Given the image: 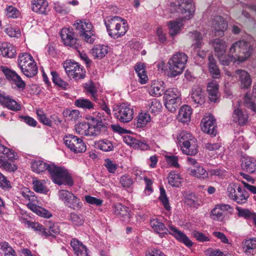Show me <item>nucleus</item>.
Returning a JSON list of instances; mask_svg holds the SVG:
<instances>
[{
	"label": "nucleus",
	"mask_w": 256,
	"mask_h": 256,
	"mask_svg": "<svg viewBox=\"0 0 256 256\" xmlns=\"http://www.w3.org/2000/svg\"><path fill=\"white\" fill-rule=\"evenodd\" d=\"M109 36L113 38H118L124 36L128 30L126 20L114 16L104 21Z\"/></svg>",
	"instance_id": "1"
},
{
	"label": "nucleus",
	"mask_w": 256,
	"mask_h": 256,
	"mask_svg": "<svg viewBox=\"0 0 256 256\" xmlns=\"http://www.w3.org/2000/svg\"><path fill=\"white\" fill-rule=\"evenodd\" d=\"M195 8L191 0H177V12L179 14V21L177 20V34L184 28L186 20L191 18L194 14Z\"/></svg>",
	"instance_id": "2"
},
{
	"label": "nucleus",
	"mask_w": 256,
	"mask_h": 256,
	"mask_svg": "<svg viewBox=\"0 0 256 256\" xmlns=\"http://www.w3.org/2000/svg\"><path fill=\"white\" fill-rule=\"evenodd\" d=\"M252 52V46L246 41L238 40L234 42L230 48L229 53L234 54L238 62H242L249 58Z\"/></svg>",
	"instance_id": "3"
},
{
	"label": "nucleus",
	"mask_w": 256,
	"mask_h": 256,
	"mask_svg": "<svg viewBox=\"0 0 256 256\" xmlns=\"http://www.w3.org/2000/svg\"><path fill=\"white\" fill-rule=\"evenodd\" d=\"M18 66L28 78H32L38 73V67L32 56L28 53L20 54L18 59Z\"/></svg>",
	"instance_id": "4"
},
{
	"label": "nucleus",
	"mask_w": 256,
	"mask_h": 256,
	"mask_svg": "<svg viewBox=\"0 0 256 256\" xmlns=\"http://www.w3.org/2000/svg\"><path fill=\"white\" fill-rule=\"evenodd\" d=\"M48 172L52 182L59 186L65 184L72 186L74 184L70 175L63 167L57 166L54 164H52L51 168L48 169Z\"/></svg>",
	"instance_id": "5"
},
{
	"label": "nucleus",
	"mask_w": 256,
	"mask_h": 256,
	"mask_svg": "<svg viewBox=\"0 0 256 256\" xmlns=\"http://www.w3.org/2000/svg\"><path fill=\"white\" fill-rule=\"evenodd\" d=\"M74 26L80 36L85 42L90 44L94 42L96 36L93 26L89 20H76Z\"/></svg>",
	"instance_id": "6"
},
{
	"label": "nucleus",
	"mask_w": 256,
	"mask_h": 256,
	"mask_svg": "<svg viewBox=\"0 0 256 256\" xmlns=\"http://www.w3.org/2000/svg\"><path fill=\"white\" fill-rule=\"evenodd\" d=\"M179 142L182 144V152L188 155H196L198 152L197 140L192 134L186 131H182L179 134Z\"/></svg>",
	"instance_id": "7"
},
{
	"label": "nucleus",
	"mask_w": 256,
	"mask_h": 256,
	"mask_svg": "<svg viewBox=\"0 0 256 256\" xmlns=\"http://www.w3.org/2000/svg\"><path fill=\"white\" fill-rule=\"evenodd\" d=\"M58 198L65 206L74 210H80L82 203L80 198H77L72 192L65 190H60L58 192Z\"/></svg>",
	"instance_id": "8"
},
{
	"label": "nucleus",
	"mask_w": 256,
	"mask_h": 256,
	"mask_svg": "<svg viewBox=\"0 0 256 256\" xmlns=\"http://www.w3.org/2000/svg\"><path fill=\"white\" fill-rule=\"evenodd\" d=\"M64 68L68 76L76 80L84 78L86 72L78 63L72 60H66L64 64Z\"/></svg>",
	"instance_id": "9"
},
{
	"label": "nucleus",
	"mask_w": 256,
	"mask_h": 256,
	"mask_svg": "<svg viewBox=\"0 0 256 256\" xmlns=\"http://www.w3.org/2000/svg\"><path fill=\"white\" fill-rule=\"evenodd\" d=\"M114 110V116L122 122H128L134 118L133 108L128 103H122L118 104Z\"/></svg>",
	"instance_id": "10"
},
{
	"label": "nucleus",
	"mask_w": 256,
	"mask_h": 256,
	"mask_svg": "<svg viewBox=\"0 0 256 256\" xmlns=\"http://www.w3.org/2000/svg\"><path fill=\"white\" fill-rule=\"evenodd\" d=\"M66 146L74 152H84L86 150V147L82 140L77 136L68 134L64 138Z\"/></svg>",
	"instance_id": "11"
},
{
	"label": "nucleus",
	"mask_w": 256,
	"mask_h": 256,
	"mask_svg": "<svg viewBox=\"0 0 256 256\" xmlns=\"http://www.w3.org/2000/svg\"><path fill=\"white\" fill-rule=\"evenodd\" d=\"M60 37L64 44L74 50H78L81 44L76 37V34L72 28H62L60 33Z\"/></svg>",
	"instance_id": "12"
},
{
	"label": "nucleus",
	"mask_w": 256,
	"mask_h": 256,
	"mask_svg": "<svg viewBox=\"0 0 256 256\" xmlns=\"http://www.w3.org/2000/svg\"><path fill=\"white\" fill-rule=\"evenodd\" d=\"M150 226L152 230L158 234L161 237L165 234H170L176 237V228L172 224H169L166 228L164 224L158 218H152L150 221Z\"/></svg>",
	"instance_id": "13"
},
{
	"label": "nucleus",
	"mask_w": 256,
	"mask_h": 256,
	"mask_svg": "<svg viewBox=\"0 0 256 256\" xmlns=\"http://www.w3.org/2000/svg\"><path fill=\"white\" fill-rule=\"evenodd\" d=\"M88 120L90 136H96L106 130V126L101 120L88 116L86 117Z\"/></svg>",
	"instance_id": "14"
},
{
	"label": "nucleus",
	"mask_w": 256,
	"mask_h": 256,
	"mask_svg": "<svg viewBox=\"0 0 256 256\" xmlns=\"http://www.w3.org/2000/svg\"><path fill=\"white\" fill-rule=\"evenodd\" d=\"M231 207L228 204L216 205L210 212V218L215 220L222 222L228 213L232 212Z\"/></svg>",
	"instance_id": "15"
},
{
	"label": "nucleus",
	"mask_w": 256,
	"mask_h": 256,
	"mask_svg": "<svg viewBox=\"0 0 256 256\" xmlns=\"http://www.w3.org/2000/svg\"><path fill=\"white\" fill-rule=\"evenodd\" d=\"M2 70L4 74L6 79L11 82L12 84L16 85L18 88L21 89L22 90L25 88V82L14 71L12 70L5 67H2Z\"/></svg>",
	"instance_id": "16"
},
{
	"label": "nucleus",
	"mask_w": 256,
	"mask_h": 256,
	"mask_svg": "<svg viewBox=\"0 0 256 256\" xmlns=\"http://www.w3.org/2000/svg\"><path fill=\"white\" fill-rule=\"evenodd\" d=\"M202 130L212 136H216L217 133L216 121L212 115H208L202 118L201 122Z\"/></svg>",
	"instance_id": "17"
},
{
	"label": "nucleus",
	"mask_w": 256,
	"mask_h": 256,
	"mask_svg": "<svg viewBox=\"0 0 256 256\" xmlns=\"http://www.w3.org/2000/svg\"><path fill=\"white\" fill-rule=\"evenodd\" d=\"M227 74L228 76H236L240 82V86L242 88H248L252 84V80L250 74L246 70L238 69L236 70L232 74L228 72Z\"/></svg>",
	"instance_id": "18"
},
{
	"label": "nucleus",
	"mask_w": 256,
	"mask_h": 256,
	"mask_svg": "<svg viewBox=\"0 0 256 256\" xmlns=\"http://www.w3.org/2000/svg\"><path fill=\"white\" fill-rule=\"evenodd\" d=\"M164 98L165 100L164 105L166 108L170 112L176 111V89L170 88L167 90L164 94Z\"/></svg>",
	"instance_id": "19"
},
{
	"label": "nucleus",
	"mask_w": 256,
	"mask_h": 256,
	"mask_svg": "<svg viewBox=\"0 0 256 256\" xmlns=\"http://www.w3.org/2000/svg\"><path fill=\"white\" fill-rule=\"evenodd\" d=\"M182 194L184 203L190 208H198L202 204L201 198L194 192H184Z\"/></svg>",
	"instance_id": "20"
},
{
	"label": "nucleus",
	"mask_w": 256,
	"mask_h": 256,
	"mask_svg": "<svg viewBox=\"0 0 256 256\" xmlns=\"http://www.w3.org/2000/svg\"><path fill=\"white\" fill-rule=\"evenodd\" d=\"M114 213L123 221H129L130 217V210L129 208L122 204L121 203H117L112 206Z\"/></svg>",
	"instance_id": "21"
},
{
	"label": "nucleus",
	"mask_w": 256,
	"mask_h": 256,
	"mask_svg": "<svg viewBox=\"0 0 256 256\" xmlns=\"http://www.w3.org/2000/svg\"><path fill=\"white\" fill-rule=\"evenodd\" d=\"M241 166L246 172L253 173L256 171V160L247 156H244L241 158Z\"/></svg>",
	"instance_id": "22"
},
{
	"label": "nucleus",
	"mask_w": 256,
	"mask_h": 256,
	"mask_svg": "<svg viewBox=\"0 0 256 256\" xmlns=\"http://www.w3.org/2000/svg\"><path fill=\"white\" fill-rule=\"evenodd\" d=\"M48 2L46 0H32V10L38 14H46L48 9Z\"/></svg>",
	"instance_id": "23"
},
{
	"label": "nucleus",
	"mask_w": 256,
	"mask_h": 256,
	"mask_svg": "<svg viewBox=\"0 0 256 256\" xmlns=\"http://www.w3.org/2000/svg\"><path fill=\"white\" fill-rule=\"evenodd\" d=\"M219 86L215 80H212L208 83L207 90L208 98L211 102H216L218 100Z\"/></svg>",
	"instance_id": "24"
},
{
	"label": "nucleus",
	"mask_w": 256,
	"mask_h": 256,
	"mask_svg": "<svg viewBox=\"0 0 256 256\" xmlns=\"http://www.w3.org/2000/svg\"><path fill=\"white\" fill-rule=\"evenodd\" d=\"M227 22L220 16H214L212 20V28L216 32H224L228 28Z\"/></svg>",
	"instance_id": "25"
},
{
	"label": "nucleus",
	"mask_w": 256,
	"mask_h": 256,
	"mask_svg": "<svg viewBox=\"0 0 256 256\" xmlns=\"http://www.w3.org/2000/svg\"><path fill=\"white\" fill-rule=\"evenodd\" d=\"M192 114V108L184 105L180 108L179 110L177 118L182 124H188L190 120V116Z\"/></svg>",
	"instance_id": "26"
},
{
	"label": "nucleus",
	"mask_w": 256,
	"mask_h": 256,
	"mask_svg": "<svg viewBox=\"0 0 256 256\" xmlns=\"http://www.w3.org/2000/svg\"><path fill=\"white\" fill-rule=\"evenodd\" d=\"M242 250L248 255H254L256 254V238L245 240L242 242Z\"/></svg>",
	"instance_id": "27"
},
{
	"label": "nucleus",
	"mask_w": 256,
	"mask_h": 256,
	"mask_svg": "<svg viewBox=\"0 0 256 256\" xmlns=\"http://www.w3.org/2000/svg\"><path fill=\"white\" fill-rule=\"evenodd\" d=\"M46 228H44L42 236H54L58 234L60 230L58 224L52 222L51 220H46L45 222Z\"/></svg>",
	"instance_id": "28"
},
{
	"label": "nucleus",
	"mask_w": 256,
	"mask_h": 256,
	"mask_svg": "<svg viewBox=\"0 0 256 256\" xmlns=\"http://www.w3.org/2000/svg\"><path fill=\"white\" fill-rule=\"evenodd\" d=\"M76 256H89L86 247L76 239H72L70 242Z\"/></svg>",
	"instance_id": "29"
},
{
	"label": "nucleus",
	"mask_w": 256,
	"mask_h": 256,
	"mask_svg": "<svg viewBox=\"0 0 256 256\" xmlns=\"http://www.w3.org/2000/svg\"><path fill=\"white\" fill-rule=\"evenodd\" d=\"M16 50L10 44L4 42L0 45V56L8 58H13L16 56Z\"/></svg>",
	"instance_id": "30"
},
{
	"label": "nucleus",
	"mask_w": 256,
	"mask_h": 256,
	"mask_svg": "<svg viewBox=\"0 0 256 256\" xmlns=\"http://www.w3.org/2000/svg\"><path fill=\"white\" fill-rule=\"evenodd\" d=\"M212 44L214 47L216 55L218 57L225 54L226 45L224 40L220 38H216L212 40Z\"/></svg>",
	"instance_id": "31"
},
{
	"label": "nucleus",
	"mask_w": 256,
	"mask_h": 256,
	"mask_svg": "<svg viewBox=\"0 0 256 256\" xmlns=\"http://www.w3.org/2000/svg\"><path fill=\"white\" fill-rule=\"evenodd\" d=\"M52 164H48L42 160H35L32 162V169L36 174H40L51 168Z\"/></svg>",
	"instance_id": "32"
},
{
	"label": "nucleus",
	"mask_w": 256,
	"mask_h": 256,
	"mask_svg": "<svg viewBox=\"0 0 256 256\" xmlns=\"http://www.w3.org/2000/svg\"><path fill=\"white\" fill-rule=\"evenodd\" d=\"M26 206L30 210L40 216L44 218H50L52 216V214L49 211L38 206L36 203H28Z\"/></svg>",
	"instance_id": "33"
},
{
	"label": "nucleus",
	"mask_w": 256,
	"mask_h": 256,
	"mask_svg": "<svg viewBox=\"0 0 256 256\" xmlns=\"http://www.w3.org/2000/svg\"><path fill=\"white\" fill-rule=\"evenodd\" d=\"M164 82L162 81L154 80L150 88L149 93L154 96H160L164 93Z\"/></svg>",
	"instance_id": "34"
},
{
	"label": "nucleus",
	"mask_w": 256,
	"mask_h": 256,
	"mask_svg": "<svg viewBox=\"0 0 256 256\" xmlns=\"http://www.w3.org/2000/svg\"><path fill=\"white\" fill-rule=\"evenodd\" d=\"M208 70L212 78H219L220 75V70L218 68L214 56L210 55L208 56Z\"/></svg>",
	"instance_id": "35"
},
{
	"label": "nucleus",
	"mask_w": 256,
	"mask_h": 256,
	"mask_svg": "<svg viewBox=\"0 0 256 256\" xmlns=\"http://www.w3.org/2000/svg\"><path fill=\"white\" fill-rule=\"evenodd\" d=\"M244 101L246 107L250 108L253 111L256 110V106L254 102H256V84L254 85L252 97L248 94L244 96Z\"/></svg>",
	"instance_id": "36"
},
{
	"label": "nucleus",
	"mask_w": 256,
	"mask_h": 256,
	"mask_svg": "<svg viewBox=\"0 0 256 256\" xmlns=\"http://www.w3.org/2000/svg\"><path fill=\"white\" fill-rule=\"evenodd\" d=\"M176 54H174L172 56L169 60L166 68L165 70V74L168 77L174 78L176 76Z\"/></svg>",
	"instance_id": "37"
},
{
	"label": "nucleus",
	"mask_w": 256,
	"mask_h": 256,
	"mask_svg": "<svg viewBox=\"0 0 256 256\" xmlns=\"http://www.w3.org/2000/svg\"><path fill=\"white\" fill-rule=\"evenodd\" d=\"M108 52V48L105 45H96L92 49V54L95 58H102Z\"/></svg>",
	"instance_id": "38"
},
{
	"label": "nucleus",
	"mask_w": 256,
	"mask_h": 256,
	"mask_svg": "<svg viewBox=\"0 0 256 256\" xmlns=\"http://www.w3.org/2000/svg\"><path fill=\"white\" fill-rule=\"evenodd\" d=\"M191 98L196 103L202 104L204 102V98L202 94V90L198 86L192 88L191 93Z\"/></svg>",
	"instance_id": "39"
},
{
	"label": "nucleus",
	"mask_w": 256,
	"mask_h": 256,
	"mask_svg": "<svg viewBox=\"0 0 256 256\" xmlns=\"http://www.w3.org/2000/svg\"><path fill=\"white\" fill-rule=\"evenodd\" d=\"M232 117L235 122H237L240 125L244 124L248 118V115L246 112H242L240 109L238 108L234 110Z\"/></svg>",
	"instance_id": "40"
},
{
	"label": "nucleus",
	"mask_w": 256,
	"mask_h": 256,
	"mask_svg": "<svg viewBox=\"0 0 256 256\" xmlns=\"http://www.w3.org/2000/svg\"><path fill=\"white\" fill-rule=\"evenodd\" d=\"M188 57L184 52L177 53V75L181 74L186 67Z\"/></svg>",
	"instance_id": "41"
},
{
	"label": "nucleus",
	"mask_w": 256,
	"mask_h": 256,
	"mask_svg": "<svg viewBox=\"0 0 256 256\" xmlns=\"http://www.w3.org/2000/svg\"><path fill=\"white\" fill-rule=\"evenodd\" d=\"M95 146L96 148L106 152L112 151L114 148L112 142L107 139L100 140L96 142Z\"/></svg>",
	"instance_id": "42"
},
{
	"label": "nucleus",
	"mask_w": 256,
	"mask_h": 256,
	"mask_svg": "<svg viewBox=\"0 0 256 256\" xmlns=\"http://www.w3.org/2000/svg\"><path fill=\"white\" fill-rule=\"evenodd\" d=\"M2 105L8 109L12 111H18L21 110V106L14 99L10 96L6 98Z\"/></svg>",
	"instance_id": "43"
},
{
	"label": "nucleus",
	"mask_w": 256,
	"mask_h": 256,
	"mask_svg": "<svg viewBox=\"0 0 256 256\" xmlns=\"http://www.w3.org/2000/svg\"><path fill=\"white\" fill-rule=\"evenodd\" d=\"M191 38L192 40V47L194 49L201 48L203 36L202 34L196 30L190 32Z\"/></svg>",
	"instance_id": "44"
},
{
	"label": "nucleus",
	"mask_w": 256,
	"mask_h": 256,
	"mask_svg": "<svg viewBox=\"0 0 256 256\" xmlns=\"http://www.w3.org/2000/svg\"><path fill=\"white\" fill-rule=\"evenodd\" d=\"M44 180H34L32 182L34 190L36 192L40 194H46L48 192V188L45 186Z\"/></svg>",
	"instance_id": "45"
},
{
	"label": "nucleus",
	"mask_w": 256,
	"mask_h": 256,
	"mask_svg": "<svg viewBox=\"0 0 256 256\" xmlns=\"http://www.w3.org/2000/svg\"><path fill=\"white\" fill-rule=\"evenodd\" d=\"M74 104L78 108L84 110H91L94 108V104L86 98H78L74 102Z\"/></svg>",
	"instance_id": "46"
},
{
	"label": "nucleus",
	"mask_w": 256,
	"mask_h": 256,
	"mask_svg": "<svg viewBox=\"0 0 256 256\" xmlns=\"http://www.w3.org/2000/svg\"><path fill=\"white\" fill-rule=\"evenodd\" d=\"M86 92L88 94L91 96L94 102H98L99 98L98 97L96 94L98 92V89L96 84L93 82H90L86 84L84 86Z\"/></svg>",
	"instance_id": "47"
},
{
	"label": "nucleus",
	"mask_w": 256,
	"mask_h": 256,
	"mask_svg": "<svg viewBox=\"0 0 256 256\" xmlns=\"http://www.w3.org/2000/svg\"><path fill=\"white\" fill-rule=\"evenodd\" d=\"M148 112L156 114L162 108L161 103L156 99H152L148 104Z\"/></svg>",
	"instance_id": "48"
},
{
	"label": "nucleus",
	"mask_w": 256,
	"mask_h": 256,
	"mask_svg": "<svg viewBox=\"0 0 256 256\" xmlns=\"http://www.w3.org/2000/svg\"><path fill=\"white\" fill-rule=\"evenodd\" d=\"M0 250L4 252V256H17L15 250L8 242H0Z\"/></svg>",
	"instance_id": "49"
},
{
	"label": "nucleus",
	"mask_w": 256,
	"mask_h": 256,
	"mask_svg": "<svg viewBox=\"0 0 256 256\" xmlns=\"http://www.w3.org/2000/svg\"><path fill=\"white\" fill-rule=\"evenodd\" d=\"M76 132L80 135L90 136L89 124L80 122L75 126Z\"/></svg>",
	"instance_id": "50"
},
{
	"label": "nucleus",
	"mask_w": 256,
	"mask_h": 256,
	"mask_svg": "<svg viewBox=\"0 0 256 256\" xmlns=\"http://www.w3.org/2000/svg\"><path fill=\"white\" fill-rule=\"evenodd\" d=\"M177 240L180 242L184 244L188 248H191L194 243L185 234L180 230H177Z\"/></svg>",
	"instance_id": "51"
},
{
	"label": "nucleus",
	"mask_w": 256,
	"mask_h": 256,
	"mask_svg": "<svg viewBox=\"0 0 256 256\" xmlns=\"http://www.w3.org/2000/svg\"><path fill=\"white\" fill-rule=\"evenodd\" d=\"M151 118L149 114L146 112L139 114L138 117L137 126L138 127H143L150 121Z\"/></svg>",
	"instance_id": "52"
},
{
	"label": "nucleus",
	"mask_w": 256,
	"mask_h": 256,
	"mask_svg": "<svg viewBox=\"0 0 256 256\" xmlns=\"http://www.w3.org/2000/svg\"><path fill=\"white\" fill-rule=\"evenodd\" d=\"M244 189L240 187L238 188V192L234 196L233 200L236 201L238 203L242 204L245 202L248 197V194L244 192Z\"/></svg>",
	"instance_id": "53"
},
{
	"label": "nucleus",
	"mask_w": 256,
	"mask_h": 256,
	"mask_svg": "<svg viewBox=\"0 0 256 256\" xmlns=\"http://www.w3.org/2000/svg\"><path fill=\"white\" fill-rule=\"evenodd\" d=\"M191 174L200 178H205L208 177V174L201 166H196V169L190 170Z\"/></svg>",
	"instance_id": "54"
},
{
	"label": "nucleus",
	"mask_w": 256,
	"mask_h": 256,
	"mask_svg": "<svg viewBox=\"0 0 256 256\" xmlns=\"http://www.w3.org/2000/svg\"><path fill=\"white\" fill-rule=\"evenodd\" d=\"M21 194L25 199L29 201L28 203H35L37 201V198L34 196V193L28 188H24L21 192Z\"/></svg>",
	"instance_id": "55"
},
{
	"label": "nucleus",
	"mask_w": 256,
	"mask_h": 256,
	"mask_svg": "<svg viewBox=\"0 0 256 256\" xmlns=\"http://www.w3.org/2000/svg\"><path fill=\"white\" fill-rule=\"evenodd\" d=\"M160 195L158 197L159 200L161 202L164 208L167 210H170V206L169 205L168 200L167 198L166 190L163 186H160Z\"/></svg>",
	"instance_id": "56"
},
{
	"label": "nucleus",
	"mask_w": 256,
	"mask_h": 256,
	"mask_svg": "<svg viewBox=\"0 0 256 256\" xmlns=\"http://www.w3.org/2000/svg\"><path fill=\"white\" fill-rule=\"evenodd\" d=\"M6 158L11 160L8 157L4 156V154L2 153L0 154V168L8 171H14V170L11 164L7 161Z\"/></svg>",
	"instance_id": "57"
},
{
	"label": "nucleus",
	"mask_w": 256,
	"mask_h": 256,
	"mask_svg": "<svg viewBox=\"0 0 256 256\" xmlns=\"http://www.w3.org/2000/svg\"><path fill=\"white\" fill-rule=\"evenodd\" d=\"M38 118L40 122L44 124L51 126L52 125V121L50 120L48 118H46V114H44V111L41 109H38L36 112Z\"/></svg>",
	"instance_id": "58"
},
{
	"label": "nucleus",
	"mask_w": 256,
	"mask_h": 256,
	"mask_svg": "<svg viewBox=\"0 0 256 256\" xmlns=\"http://www.w3.org/2000/svg\"><path fill=\"white\" fill-rule=\"evenodd\" d=\"M5 14L7 17L13 18H17L20 16L19 10L12 6H9L6 7Z\"/></svg>",
	"instance_id": "59"
},
{
	"label": "nucleus",
	"mask_w": 256,
	"mask_h": 256,
	"mask_svg": "<svg viewBox=\"0 0 256 256\" xmlns=\"http://www.w3.org/2000/svg\"><path fill=\"white\" fill-rule=\"evenodd\" d=\"M220 63L224 66H228L231 62H236L237 61L235 60L234 54H228V56L226 54H222L221 56L218 57Z\"/></svg>",
	"instance_id": "60"
},
{
	"label": "nucleus",
	"mask_w": 256,
	"mask_h": 256,
	"mask_svg": "<svg viewBox=\"0 0 256 256\" xmlns=\"http://www.w3.org/2000/svg\"><path fill=\"white\" fill-rule=\"evenodd\" d=\"M236 209L238 211V216L242 217L246 219H253V217L256 216V214L252 213L248 209L242 208L237 206Z\"/></svg>",
	"instance_id": "61"
},
{
	"label": "nucleus",
	"mask_w": 256,
	"mask_h": 256,
	"mask_svg": "<svg viewBox=\"0 0 256 256\" xmlns=\"http://www.w3.org/2000/svg\"><path fill=\"white\" fill-rule=\"evenodd\" d=\"M104 166L110 174H114L118 168V165L114 162L108 158L104 160Z\"/></svg>",
	"instance_id": "62"
},
{
	"label": "nucleus",
	"mask_w": 256,
	"mask_h": 256,
	"mask_svg": "<svg viewBox=\"0 0 256 256\" xmlns=\"http://www.w3.org/2000/svg\"><path fill=\"white\" fill-rule=\"evenodd\" d=\"M69 220L76 226H81L84 222V217L82 215H78L75 212H72L70 215Z\"/></svg>",
	"instance_id": "63"
},
{
	"label": "nucleus",
	"mask_w": 256,
	"mask_h": 256,
	"mask_svg": "<svg viewBox=\"0 0 256 256\" xmlns=\"http://www.w3.org/2000/svg\"><path fill=\"white\" fill-rule=\"evenodd\" d=\"M54 8L57 12L62 14H66L70 12V9L68 8L60 2L54 3Z\"/></svg>",
	"instance_id": "64"
}]
</instances>
